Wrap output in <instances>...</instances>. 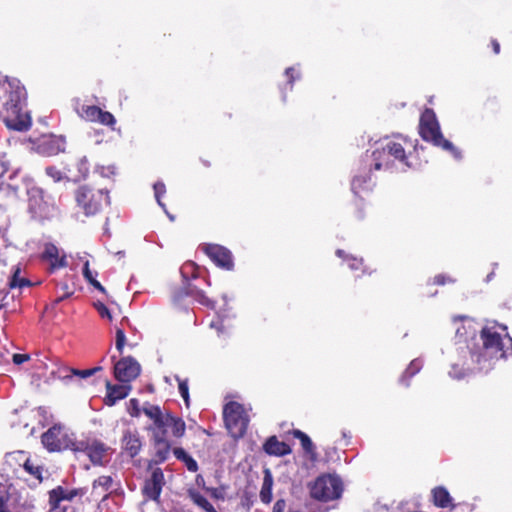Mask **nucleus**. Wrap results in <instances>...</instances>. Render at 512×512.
I'll use <instances>...</instances> for the list:
<instances>
[{"mask_svg": "<svg viewBox=\"0 0 512 512\" xmlns=\"http://www.w3.org/2000/svg\"><path fill=\"white\" fill-rule=\"evenodd\" d=\"M503 331L505 327L485 326L480 333L481 346L476 345L470 349V357L473 366L469 363H463L461 369L454 364L449 371V375L455 379L464 378L469 372L487 373L493 369L495 363L512 354V338L505 333L502 335L498 329Z\"/></svg>", "mask_w": 512, "mask_h": 512, "instance_id": "obj_1", "label": "nucleus"}, {"mask_svg": "<svg viewBox=\"0 0 512 512\" xmlns=\"http://www.w3.org/2000/svg\"><path fill=\"white\" fill-rule=\"evenodd\" d=\"M25 95L18 79L0 80V119L10 129L25 131L31 126L30 116L23 109Z\"/></svg>", "mask_w": 512, "mask_h": 512, "instance_id": "obj_2", "label": "nucleus"}, {"mask_svg": "<svg viewBox=\"0 0 512 512\" xmlns=\"http://www.w3.org/2000/svg\"><path fill=\"white\" fill-rule=\"evenodd\" d=\"M407 143V139L402 137L381 140L372 154L366 155L365 168L369 171L372 169L405 171L411 167L404 146Z\"/></svg>", "mask_w": 512, "mask_h": 512, "instance_id": "obj_3", "label": "nucleus"}, {"mask_svg": "<svg viewBox=\"0 0 512 512\" xmlns=\"http://www.w3.org/2000/svg\"><path fill=\"white\" fill-rule=\"evenodd\" d=\"M419 132L423 140L431 142L433 145L451 152L456 159L461 157L458 149L455 148L449 140L443 137L440 125L433 110L426 109L422 113L419 123Z\"/></svg>", "mask_w": 512, "mask_h": 512, "instance_id": "obj_4", "label": "nucleus"}, {"mask_svg": "<svg viewBox=\"0 0 512 512\" xmlns=\"http://www.w3.org/2000/svg\"><path fill=\"white\" fill-rule=\"evenodd\" d=\"M75 200L86 216L95 215L103 205H108L110 202L108 191L95 190L88 186H81L76 190Z\"/></svg>", "mask_w": 512, "mask_h": 512, "instance_id": "obj_5", "label": "nucleus"}, {"mask_svg": "<svg viewBox=\"0 0 512 512\" xmlns=\"http://www.w3.org/2000/svg\"><path fill=\"white\" fill-rule=\"evenodd\" d=\"M150 420L152 424L148 427V431L152 434V440L154 445V462L156 464L163 463L166 461L171 452L172 444L168 438H164L163 425H168L160 418L158 412L149 411Z\"/></svg>", "mask_w": 512, "mask_h": 512, "instance_id": "obj_6", "label": "nucleus"}, {"mask_svg": "<svg viewBox=\"0 0 512 512\" xmlns=\"http://www.w3.org/2000/svg\"><path fill=\"white\" fill-rule=\"evenodd\" d=\"M223 416L229 434L235 439L241 438L249 422L243 406L237 402H229L224 407Z\"/></svg>", "mask_w": 512, "mask_h": 512, "instance_id": "obj_7", "label": "nucleus"}, {"mask_svg": "<svg viewBox=\"0 0 512 512\" xmlns=\"http://www.w3.org/2000/svg\"><path fill=\"white\" fill-rule=\"evenodd\" d=\"M342 494V482L336 475H322L311 487V496L320 501L337 499Z\"/></svg>", "mask_w": 512, "mask_h": 512, "instance_id": "obj_8", "label": "nucleus"}, {"mask_svg": "<svg viewBox=\"0 0 512 512\" xmlns=\"http://www.w3.org/2000/svg\"><path fill=\"white\" fill-rule=\"evenodd\" d=\"M157 411L160 418L163 420V422H166L168 425H163V436L164 438H168L169 431L172 436L176 438H181L185 434L186 425L182 418L176 417L172 415L169 412H164L159 406L152 405L149 403H146L142 411L143 413L150 419L149 411Z\"/></svg>", "mask_w": 512, "mask_h": 512, "instance_id": "obj_9", "label": "nucleus"}, {"mask_svg": "<svg viewBox=\"0 0 512 512\" xmlns=\"http://www.w3.org/2000/svg\"><path fill=\"white\" fill-rule=\"evenodd\" d=\"M73 441L61 425H54L42 435V444L50 451L73 450Z\"/></svg>", "mask_w": 512, "mask_h": 512, "instance_id": "obj_10", "label": "nucleus"}, {"mask_svg": "<svg viewBox=\"0 0 512 512\" xmlns=\"http://www.w3.org/2000/svg\"><path fill=\"white\" fill-rule=\"evenodd\" d=\"M74 452H84L94 465H105L110 448L98 440H80L73 445Z\"/></svg>", "mask_w": 512, "mask_h": 512, "instance_id": "obj_11", "label": "nucleus"}, {"mask_svg": "<svg viewBox=\"0 0 512 512\" xmlns=\"http://www.w3.org/2000/svg\"><path fill=\"white\" fill-rule=\"evenodd\" d=\"M141 371L140 364L132 357H124L114 364V376L122 383L136 379Z\"/></svg>", "mask_w": 512, "mask_h": 512, "instance_id": "obj_12", "label": "nucleus"}, {"mask_svg": "<svg viewBox=\"0 0 512 512\" xmlns=\"http://www.w3.org/2000/svg\"><path fill=\"white\" fill-rule=\"evenodd\" d=\"M77 112L86 121L97 122L109 127L116 123L115 117L110 112L103 111L95 105H83Z\"/></svg>", "mask_w": 512, "mask_h": 512, "instance_id": "obj_13", "label": "nucleus"}, {"mask_svg": "<svg viewBox=\"0 0 512 512\" xmlns=\"http://www.w3.org/2000/svg\"><path fill=\"white\" fill-rule=\"evenodd\" d=\"M206 255L220 268L231 270L234 266L231 252L217 244H206L203 246Z\"/></svg>", "mask_w": 512, "mask_h": 512, "instance_id": "obj_14", "label": "nucleus"}, {"mask_svg": "<svg viewBox=\"0 0 512 512\" xmlns=\"http://www.w3.org/2000/svg\"><path fill=\"white\" fill-rule=\"evenodd\" d=\"M164 486V474L160 468H155L149 479L145 481L143 486V494L146 499L158 501L162 488Z\"/></svg>", "mask_w": 512, "mask_h": 512, "instance_id": "obj_15", "label": "nucleus"}, {"mask_svg": "<svg viewBox=\"0 0 512 512\" xmlns=\"http://www.w3.org/2000/svg\"><path fill=\"white\" fill-rule=\"evenodd\" d=\"M121 447L131 458L137 456L142 448L139 432L137 430H125L121 438Z\"/></svg>", "mask_w": 512, "mask_h": 512, "instance_id": "obj_16", "label": "nucleus"}, {"mask_svg": "<svg viewBox=\"0 0 512 512\" xmlns=\"http://www.w3.org/2000/svg\"><path fill=\"white\" fill-rule=\"evenodd\" d=\"M107 393L104 399V402L108 406H113L116 402L126 398L130 391L131 385L129 383L121 384H111L110 382L106 383Z\"/></svg>", "mask_w": 512, "mask_h": 512, "instance_id": "obj_17", "label": "nucleus"}, {"mask_svg": "<svg viewBox=\"0 0 512 512\" xmlns=\"http://www.w3.org/2000/svg\"><path fill=\"white\" fill-rule=\"evenodd\" d=\"M43 259L49 262L52 269L63 268L67 266L65 253L51 243L45 245L43 251Z\"/></svg>", "mask_w": 512, "mask_h": 512, "instance_id": "obj_18", "label": "nucleus"}, {"mask_svg": "<svg viewBox=\"0 0 512 512\" xmlns=\"http://www.w3.org/2000/svg\"><path fill=\"white\" fill-rule=\"evenodd\" d=\"M264 450L269 455L284 456L291 452V448L285 442L279 441L276 436L268 438L264 444Z\"/></svg>", "mask_w": 512, "mask_h": 512, "instance_id": "obj_19", "label": "nucleus"}, {"mask_svg": "<svg viewBox=\"0 0 512 512\" xmlns=\"http://www.w3.org/2000/svg\"><path fill=\"white\" fill-rule=\"evenodd\" d=\"M460 320L461 324L456 328V337L463 341L473 338L477 332L476 323L467 317H461Z\"/></svg>", "mask_w": 512, "mask_h": 512, "instance_id": "obj_20", "label": "nucleus"}, {"mask_svg": "<svg viewBox=\"0 0 512 512\" xmlns=\"http://www.w3.org/2000/svg\"><path fill=\"white\" fill-rule=\"evenodd\" d=\"M77 495H83L82 490L67 489V488H63V487L59 486L50 492V499H56L57 501L71 503V501Z\"/></svg>", "mask_w": 512, "mask_h": 512, "instance_id": "obj_21", "label": "nucleus"}, {"mask_svg": "<svg viewBox=\"0 0 512 512\" xmlns=\"http://www.w3.org/2000/svg\"><path fill=\"white\" fill-rule=\"evenodd\" d=\"M15 507V497L11 495L5 485L0 484V512H10Z\"/></svg>", "mask_w": 512, "mask_h": 512, "instance_id": "obj_22", "label": "nucleus"}, {"mask_svg": "<svg viewBox=\"0 0 512 512\" xmlns=\"http://www.w3.org/2000/svg\"><path fill=\"white\" fill-rule=\"evenodd\" d=\"M188 496L191 501L205 512H217L213 505L200 492L189 489Z\"/></svg>", "mask_w": 512, "mask_h": 512, "instance_id": "obj_23", "label": "nucleus"}, {"mask_svg": "<svg viewBox=\"0 0 512 512\" xmlns=\"http://www.w3.org/2000/svg\"><path fill=\"white\" fill-rule=\"evenodd\" d=\"M434 504L441 508H446L451 505L452 497L444 487H437L433 489Z\"/></svg>", "mask_w": 512, "mask_h": 512, "instance_id": "obj_24", "label": "nucleus"}, {"mask_svg": "<svg viewBox=\"0 0 512 512\" xmlns=\"http://www.w3.org/2000/svg\"><path fill=\"white\" fill-rule=\"evenodd\" d=\"M293 435L295 438L299 439L301 442V446L303 450L310 455L312 460L316 458L315 446L311 441L310 437L300 430H294Z\"/></svg>", "mask_w": 512, "mask_h": 512, "instance_id": "obj_25", "label": "nucleus"}, {"mask_svg": "<svg viewBox=\"0 0 512 512\" xmlns=\"http://www.w3.org/2000/svg\"><path fill=\"white\" fill-rule=\"evenodd\" d=\"M370 177H367L366 175H356L351 183V189L354 192V194H359L361 191L370 189Z\"/></svg>", "mask_w": 512, "mask_h": 512, "instance_id": "obj_26", "label": "nucleus"}, {"mask_svg": "<svg viewBox=\"0 0 512 512\" xmlns=\"http://www.w3.org/2000/svg\"><path fill=\"white\" fill-rule=\"evenodd\" d=\"M113 486V479L111 476H100L93 482V491L100 493H106L111 490Z\"/></svg>", "mask_w": 512, "mask_h": 512, "instance_id": "obj_27", "label": "nucleus"}, {"mask_svg": "<svg viewBox=\"0 0 512 512\" xmlns=\"http://www.w3.org/2000/svg\"><path fill=\"white\" fill-rule=\"evenodd\" d=\"M422 368V361L420 359H414L409 364L408 368L403 373V376L401 377V382L408 385V382H406L407 378L413 377L415 374H417L420 369Z\"/></svg>", "mask_w": 512, "mask_h": 512, "instance_id": "obj_28", "label": "nucleus"}, {"mask_svg": "<svg viewBox=\"0 0 512 512\" xmlns=\"http://www.w3.org/2000/svg\"><path fill=\"white\" fill-rule=\"evenodd\" d=\"M260 499L263 503H270L272 500V480L271 478L265 477L261 491Z\"/></svg>", "mask_w": 512, "mask_h": 512, "instance_id": "obj_29", "label": "nucleus"}, {"mask_svg": "<svg viewBox=\"0 0 512 512\" xmlns=\"http://www.w3.org/2000/svg\"><path fill=\"white\" fill-rule=\"evenodd\" d=\"M51 508L49 512H75L74 507L71 503H65L63 501H57L56 499H50Z\"/></svg>", "mask_w": 512, "mask_h": 512, "instance_id": "obj_30", "label": "nucleus"}, {"mask_svg": "<svg viewBox=\"0 0 512 512\" xmlns=\"http://www.w3.org/2000/svg\"><path fill=\"white\" fill-rule=\"evenodd\" d=\"M187 294L203 305L210 306L212 304V302L205 296L203 291L196 287H190Z\"/></svg>", "mask_w": 512, "mask_h": 512, "instance_id": "obj_31", "label": "nucleus"}, {"mask_svg": "<svg viewBox=\"0 0 512 512\" xmlns=\"http://www.w3.org/2000/svg\"><path fill=\"white\" fill-rule=\"evenodd\" d=\"M336 255L340 258H344V256H345V260L348 261V265L351 270H357L362 266V262H363L362 259H357V258L348 256V255H345V252L341 249H338L336 251Z\"/></svg>", "mask_w": 512, "mask_h": 512, "instance_id": "obj_32", "label": "nucleus"}, {"mask_svg": "<svg viewBox=\"0 0 512 512\" xmlns=\"http://www.w3.org/2000/svg\"><path fill=\"white\" fill-rule=\"evenodd\" d=\"M19 274H20V269L17 267V268H15L13 276L9 282L10 288H16V287L21 288V287L30 285L29 281L25 278H20Z\"/></svg>", "mask_w": 512, "mask_h": 512, "instance_id": "obj_33", "label": "nucleus"}, {"mask_svg": "<svg viewBox=\"0 0 512 512\" xmlns=\"http://www.w3.org/2000/svg\"><path fill=\"white\" fill-rule=\"evenodd\" d=\"M102 367L97 366L92 369H86V370H77V369H65L66 372H71L74 376H78L80 378H88L92 375H94L96 372L101 371Z\"/></svg>", "mask_w": 512, "mask_h": 512, "instance_id": "obj_34", "label": "nucleus"}, {"mask_svg": "<svg viewBox=\"0 0 512 512\" xmlns=\"http://www.w3.org/2000/svg\"><path fill=\"white\" fill-rule=\"evenodd\" d=\"M153 188H154V193H155V198L157 200V203L159 204V206H161L166 211L165 204L160 199L161 196L164 195L166 192L165 184L163 182H156L154 184Z\"/></svg>", "mask_w": 512, "mask_h": 512, "instance_id": "obj_35", "label": "nucleus"}, {"mask_svg": "<svg viewBox=\"0 0 512 512\" xmlns=\"http://www.w3.org/2000/svg\"><path fill=\"white\" fill-rule=\"evenodd\" d=\"M176 379L179 383V393L181 397L183 398L186 406H189V389H188V383L186 380H181L178 376H176Z\"/></svg>", "mask_w": 512, "mask_h": 512, "instance_id": "obj_36", "label": "nucleus"}, {"mask_svg": "<svg viewBox=\"0 0 512 512\" xmlns=\"http://www.w3.org/2000/svg\"><path fill=\"white\" fill-rule=\"evenodd\" d=\"M127 411L132 417H139L141 409L139 407V401L135 398L130 399L127 403Z\"/></svg>", "mask_w": 512, "mask_h": 512, "instance_id": "obj_37", "label": "nucleus"}, {"mask_svg": "<svg viewBox=\"0 0 512 512\" xmlns=\"http://www.w3.org/2000/svg\"><path fill=\"white\" fill-rule=\"evenodd\" d=\"M24 469L29 472L31 475L35 476L38 479H41L42 469L39 466H34L30 460H26L24 463Z\"/></svg>", "mask_w": 512, "mask_h": 512, "instance_id": "obj_38", "label": "nucleus"}, {"mask_svg": "<svg viewBox=\"0 0 512 512\" xmlns=\"http://www.w3.org/2000/svg\"><path fill=\"white\" fill-rule=\"evenodd\" d=\"M205 490L210 493L211 497L216 500H224L225 498V489L223 487H208Z\"/></svg>", "mask_w": 512, "mask_h": 512, "instance_id": "obj_39", "label": "nucleus"}, {"mask_svg": "<svg viewBox=\"0 0 512 512\" xmlns=\"http://www.w3.org/2000/svg\"><path fill=\"white\" fill-rule=\"evenodd\" d=\"M125 343H126V336H125V333L122 329H117L116 330V349L122 353L123 351V348L125 346Z\"/></svg>", "mask_w": 512, "mask_h": 512, "instance_id": "obj_40", "label": "nucleus"}, {"mask_svg": "<svg viewBox=\"0 0 512 512\" xmlns=\"http://www.w3.org/2000/svg\"><path fill=\"white\" fill-rule=\"evenodd\" d=\"M51 144V149L49 151V154H57L61 151H64V141L57 139V140H51L49 142Z\"/></svg>", "mask_w": 512, "mask_h": 512, "instance_id": "obj_41", "label": "nucleus"}, {"mask_svg": "<svg viewBox=\"0 0 512 512\" xmlns=\"http://www.w3.org/2000/svg\"><path fill=\"white\" fill-rule=\"evenodd\" d=\"M94 306L102 318H107L108 320L112 319L109 309L103 303L97 302Z\"/></svg>", "mask_w": 512, "mask_h": 512, "instance_id": "obj_42", "label": "nucleus"}, {"mask_svg": "<svg viewBox=\"0 0 512 512\" xmlns=\"http://www.w3.org/2000/svg\"><path fill=\"white\" fill-rule=\"evenodd\" d=\"M77 166L81 177L85 178L89 173V166L86 157L81 158Z\"/></svg>", "mask_w": 512, "mask_h": 512, "instance_id": "obj_43", "label": "nucleus"}, {"mask_svg": "<svg viewBox=\"0 0 512 512\" xmlns=\"http://www.w3.org/2000/svg\"><path fill=\"white\" fill-rule=\"evenodd\" d=\"M83 276L88 281L91 282L96 278L97 272L93 273L89 268V261L85 260L83 265Z\"/></svg>", "mask_w": 512, "mask_h": 512, "instance_id": "obj_44", "label": "nucleus"}, {"mask_svg": "<svg viewBox=\"0 0 512 512\" xmlns=\"http://www.w3.org/2000/svg\"><path fill=\"white\" fill-rule=\"evenodd\" d=\"M46 174L51 177L55 182L62 179V173L55 167L50 166L46 168Z\"/></svg>", "mask_w": 512, "mask_h": 512, "instance_id": "obj_45", "label": "nucleus"}, {"mask_svg": "<svg viewBox=\"0 0 512 512\" xmlns=\"http://www.w3.org/2000/svg\"><path fill=\"white\" fill-rule=\"evenodd\" d=\"M182 462L185 464L189 471L196 472L198 470L197 462L190 455H187V457Z\"/></svg>", "mask_w": 512, "mask_h": 512, "instance_id": "obj_46", "label": "nucleus"}, {"mask_svg": "<svg viewBox=\"0 0 512 512\" xmlns=\"http://www.w3.org/2000/svg\"><path fill=\"white\" fill-rule=\"evenodd\" d=\"M65 369H68V368L67 367L59 368L57 370V372H53V374H55L56 377L61 380L71 379L74 375L70 371L69 372L64 371Z\"/></svg>", "mask_w": 512, "mask_h": 512, "instance_id": "obj_47", "label": "nucleus"}, {"mask_svg": "<svg viewBox=\"0 0 512 512\" xmlns=\"http://www.w3.org/2000/svg\"><path fill=\"white\" fill-rule=\"evenodd\" d=\"M30 359V356L28 354H13L12 360L14 364L20 365Z\"/></svg>", "mask_w": 512, "mask_h": 512, "instance_id": "obj_48", "label": "nucleus"}, {"mask_svg": "<svg viewBox=\"0 0 512 512\" xmlns=\"http://www.w3.org/2000/svg\"><path fill=\"white\" fill-rule=\"evenodd\" d=\"M286 502L283 499H279L276 501L273 507V512H285Z\"/></svg>", "mask_w": 512, "mask_h": 512, "instance_id": "obj_49", "label": "nucleus"}, {"mask_svg": "<svg viewBox=\"0 0 512 512\" xmlns=\"http://www.w3.org/2000/svg\"><path fill=\"white\" fill-rule=\"evenodd\" d=\"M294 73H295V68H293V67L287 68L285 71L286 76L289 78L288 82L291 87H292L294 80L299 77L298 74L295 76Z\"/></svg>", "mask_w": 512, "mask_h": 512, "instance_id": "obj_50", "label": "nucleus"}, {"mask_svg": "<svg viewBox=\"0 0 512 512\" xmlns=\"http://www.w3.org/2000/svg\"><path fill=\"white\" fill-rule=\"evenodd\" d=\"M9 168H10L9 161H7L5 159H1L0 160V177L1 178H4V174L6 172H8Z\"/></svg>", "mask_w": 512, "mask_h": 512, "instance_id": "obj_51", "label": "nucleus"}, {"mask_svg": "<svg viewBox=\"0 0 512 512\" xmlns=\"http://www.w3.org/2000/svg\"><path fill=\"white\" fill-rule=\"evenodd\" d=\"M173 453H174L175 457L180 461H183L188 455L183 448H179V447L174 448Z\"/></svg>", "mask_w": 512, "mask_h": 512, "instance_id": "obj_52", "label": "nucleus"}, {"mask_svg": "<svg viewBox=\"0 0 512 512\" xmlns=\"http://www.w3.org/2000/svg\"><path fill=\"white\" fill-rule=\"evenodd\" d=\"M95 289L102 293H106V289L102 286V284L97 281V279H93L91 282H89Z\"/></svg>", "mask_w": 512, "mask_h": 512, "instance_id": "obj_53", "label": "nucleus"}, {"mask_svg": "<svg viewBox=\"0 0 512 512\" xmlns=\"http://www.w3.org/2000/svg\"><path fill=\"white\" fill-rule=\"evenodd\" d=\"M446 277L444 275H437L435 278H434V283L435 284H438V285H443L446 283Z\"/></svg>", "mask_w": 512, "mask_h": 512, "instance_id": "obj_54", "label": "nucleus"}, {"mask_svg": "<svg viewBox=\"0 0 512 512\" xmlns=\"http://www.w3.org/2000/svg\"><path fill=\"white\" fill-rule=\"evenodd\" d=\"M113 173H114V170L112 167L102 168V171H101V174L103 176H108L109 174H113Z\"/></svg>", "mask_w": 512, "mask_h": 512, "instance_id": "obj_55", "label": "nucleus"}, {"mask_svg": "<svg viewBox=\"0 0 512 512\" xmlns=\"http://www.w3.org/2000/svg\"><path fill=\"white\" fill-rule=\"evenodd\" d=\"M210 327L217 329L219 332L222 331V325H220L219 322L212 321Z\"/></svg>", "mask_w": 512, "mask_h": 512, "instance_id": "obj_56", "label": "nucleus"}, {"mask_svg": "<svg viewBox=\"0 0 512 512\" xmlns=\"http://www.w3.org/2000/svg\"><path fill=\"white\" fill-rule=\"evenodd\" d=\"M492 45H493L494 52L496 54H498L500 52V45H499V43L496 40H493L492 41Z\"/></svg>", "mask_w": 512, "mask_h": 512, "instance_id": "obj_57", "label": "nucleus"}, {"mask_svg": "<svg viewBox=\"0 0 512 512\" xmlns=\"http://www.w3.org/2000/svg\"><path fill=\"white\" fill-rule=\"evenodd\" d=\"M196 483H197L199 486H202V487H203V489L207 488V487L205 486V484H204V479H203V477H202V476H200V475H199V476H197V478H196Z\"/></svg>", "mask_w": 512, "mask_h": 512, "instance_id": "obj_58", "label": "nucleus"}, {"mask_svg": "<svg viewBox=\"0 0 512 512\" xmlns=\"http://www.w3.org/2000/svg\"><path fill=\"white\" fill-rule=\"evenodd\" d=\"M30 208L33 209L35 212L39 210V207L37 206V203H33L32 200L30 201Z\"/></svg>", "mask_w": 512, "mask_h": 512, "instance_id": "obj_59", "label": "nucleus"}, {"mask_svg": "<svg viewBox=\"0 0 512 512\" xmlns=\"http://www.w3.org/2000/svg\"><path fill=\"white\" fill-rule=\"evenodd\" d=\"M492 275H493V273H491V274L487 275V280H488V281L491 279Z\"/></svg>", "mask_w": 512, "mask_h": 512, "instance_id": "obj_60", "label": "nucleus"}, {"mask_svg": "<svg viewBox=\"0 0 512 512\" xmlns=\"http://www.w3.org/2000/svg\"><path fill=\"white\" fill-rule=\"evenodd\" d=\"M176 512H192L190 510H179V511H176Z\"/></svg>", "mask_w": 512, "mask_h": 512, "instance_id": "obj_61", "label": "nucleus"}, {"mask_svg": "<svg viewBox=\"0 0 512 512\" xmlns=\"http://www.w3.org/2000/svg\"><path fill=\"white\" fill-rule=\"evenodd\" d=\"M16 174V172H13L10 176H9V179H12L13 175Z\"/></svg>", "mask_w": 512, "mask_h": 512, "instance_id": "obj_62", "label": "nucleus"}, {"mask_svg": "<svg viewBox=\"0 0 512 512\" xmlns=\"http://www.w3.org/2000/svg\"><path fill=\"white\" fill-rule=\"evenodd\" d=\"M3 354H5V351H2V353L0 354V357H4Z\"/></svg>", "mask_w": 512, "mask_h": 512, "instance_id": "obj_63", "label": "nucleus"}, {"mask_svg": "<svg viewBox=\"0 0 512 512\" xmlns=\"http://www.w3.org/2000/svg\"><path fill=\"white\" fill-rule=\"evenodd\" d=\"M3 354H5V351H2V353L0 354V357H4Z\"/></svg>", "mask_w": 512, "mask_h": 512, "instance_id": "obj_64", "label": "nucleus"}]
</instances>
